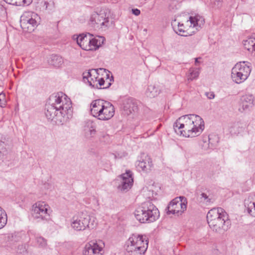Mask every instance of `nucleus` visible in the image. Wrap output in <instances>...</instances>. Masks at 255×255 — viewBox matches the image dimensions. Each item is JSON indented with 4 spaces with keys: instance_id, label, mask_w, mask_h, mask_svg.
I'll list each match as a JSON object with an SVG mask.
<instances>
[{
    "instance_id": "obj_1",
    "label": "nucleus",
    "mask_w": 255,
    "mask_h": 255,
    "mask_svg": "<svg viewBox=\"0 0 255 255\" xmlns=\"http://www.w3.org/2000/svg\"><path fill=\"white\" fill-rule=\"evenodd\" d=\"M173 128L177 134L185 137L199 135L204 129V122L198 115H186L179 118L173 125Z\"/></svg>"
},
{
    "instance_id": "obj_2",
    "label": "nucleus",
    "mask_w": 255,
    "mask_h": 255,
    "mask_svg": "<svg viewBox=\"0 0 255 255\" xmlns=\"http://www.w3.org/2000/svg\"><path fill=\"white\" fill-rule=\"evenodd\" d=\"M62 92H57L52 94L49 98V104L46 105L45 114L47 119L57 125H63V103L62 99Z\"/></svg>"
},
{
    "instance_id": "obj_3",
    "label": "nucleus",
    "mask_w": 255,
    "mask_h": 255,
    "mask_svg": "<svg viewBox=\"0 0 255 255\" xmlns=\"http://www.w3.org/2000/svg\"><path fill=\"white\" fill-rule=\"evenodd\" d=\"M207 219L210 228L219 234H223L231 226L228 214L221 208L211 209L207 215Z\"/></svg>"
},
{
    "instance_id": "obj_4",
    "label": "nucleus",
    "mask_w": 255,
    "mask_h": 255,
    "mask_svg": "<svg viewBox=\"0 0 255 255\" xmlns=\"http://www.w3.org/2000/svg\"><path fill=\"white\" fill-rule=\"evenodd\" d=\"M136 219L141 223H150L155 222L159 217V212L150 201L142 203L134 211Z\"/></svg>"
},
{
    "instance_id": "obj_5",
    "label": "nucleus",
    "mask_w": 255,
    "mask_h": 255,
    "mask_svg": "<svg viewBox=\"0 0 255 255\" xmlns=\"http://www.w3.org/2000/svg\"><path fill=\"white\" fill-rule=\"evenodd\" d=\"M126 245V250L130 255H142L147 249L148 242L142 235L132 234Z\"/></svg>"
},
{
    "instance_id": "obj_6",
    "label": "nucleus",
    "mask_w": 255,
    "mask_h": 255,
    "mask_svg": "<svg viewBox=\"0 0 255 255\" xmlns=\"http://www.w3.org/2000/svg\"><path fill=\"white\" fill-rule=\"evenodd\" d=\"M96 225V218L84 212L73 217L71 222V227L76 231H84L86 229H93Z\"/></svg>"
},
{
    "instance_id": "obj_7",
    "label": "nucleus",
    "mask_w": 255,
    "mask_h": 255,
    "mask_svg": "<svg viewBox=\"0 0 255 255\" xmlns=\"http://www.w3.org/2000/svg\"><path fill=\"white\" fill-rule=\"evenodd\" d=\"M39 15L32 11H25L20 17V26L23 31L32 32L40 22Z\"/></svg>"
},
{
    "instance_id": "obj_8",
    "label": "nucleus",
    "mask_w": 255,
    "mask_h": 255,
    "mask_svg": "<svg viewBox=\"0 0 255 255\" xmlns=\"http://www.w3.org/2000/svg\"><path fill=\"white\" fill-rule=\"evenodd\" d=\"M251 69L245 62L237 63L232 69L231 77L234 82L240 84L244 82L249 77Z\"/></svg>"
},
{
    "instance_id": "obj_9",
    "label": "nucleus",
    "mask_w": 255,
    "mask_h": 255,
    "mask_svg": "<svg viewBox=\"0 0 255 255\" xmlns=\"http://www.w3.org/2000/svg\"><path fill=\"white\" fill-rule=\"evenodd\" d=\"M186 199L184 197L180 196L173 199L167 207V214L181 215L186 210L187 205L185 203Z\"/></svg>"
},
{
    "instance_id": "obj_10",
    "label": "nucleus",
    "mask_w": 255,
    "mask_h": 255,
    "mask_svg": "<svg viewBox=\"0 0 255 255\" xmlns=\"http://www.w3.org/2000/svg\"><path fill=\"white\" fill-rule=\"evenodd\" d=\"M90 24L94 27L106 28L110 25L109 15L105 11H101L99 13L94 12L91 15Z\"/></svg>"
},
{
    "instance_id": "obj_11",
    "label": "nucleus",
    "mask_w": 255,
    "mask_h": 255,
    "mask_svg": "<svg viewBox=\"0 0 255 255\" xmlns=\"http://www.w3.org/2000/svg\"><path fill=\"white\" fill-rule=\"evenodd\" d=\"M49 207L44 202H38L32 207V216L37 219L47 221L49 219Z\"/></svg>"
},
{
    "instance_id": "obj_12",
    "label": "nucleus",
    "mask_w": 255,
    "mask_h": 255,
    "mask_svg": "<svg viewBox=\"0 0 255 255\" xmlns=\"http://www.w3.org/2000/svg\"><path fill=\"white\" fill-rule=\"evenodd\" d=\"M105 246L102 240L91 241L86 245L83 250V255H103Z\"/></svg>"
},
{
    "instance_id": "obj_13",
    "label": "nucleus",
    "mask_w": 255,
    "mask_h": 255,
    "mask_svg": "<svg viewBox=\"0 0 255 255\" xmlns=\"http://www.w3.org/2000/svg\"><path fill=\"white\" fill-rule=\"evenodd\" d=\"M104 104L101 107V110L97 115V119L101 121H108L111 119L115 115L114 106L108 101L104 103Z\"/></svg>"
},
{
    "instance_id": "obj_14",
    "label": "nucleus",
    "mask_w": 255,
    "mask_h": 255,
    "mask_svg": "<svg viewBox=\"0 0 255 255\" xmlns=\"http://www.w3.org/2000/svg\"><path fill=\"white\" fill-rule=\"evenodd\" d=\"M121 184L119 185L118 189L123 191H127L131 188L133 185V179L132 172L129 170H126V173L120 176Z\"/></svg>"
},
{
    "instance_id": "obj_15",
    "label": "nucleus",
    "mask_w": 255,
    "mask_h": 255,
    "mask_svg": "<svg viewBox=\"0 0 255 255\" xmlns=\"http://www.w3.org/2000/svg\"><path fill=\"white\" fill-rule=\"evenodd\" d=\"M91 37V34L90 33H82L79 35H74L73 38L76 39L77 44L83 50L86 51H90V46L89 43L90 42V38Z\"/></svg>"
},
{
    "instance_id": "obj_16",
    "label": "nucleus",
    "mask_w": 255,
    "mask_h": 255,
    "mask_svg": "<svg viewBox=\"0 0 255 255\" xmlns=\"http://www.w3.org/2000/svg\"><path fill=\"white\" fill-rule=\"evenodd\" d=\"M255 98L252 94H246L243 96L240 99L241 108L239 110L241 112L250 110L254 105Z\"/></svg>"
},
{
    "instance_id": "obj_17",
    "label": "nucleus",
    "mask_w": 255,
    "mask_h": 255,
    "mask_svg": "<svg viewBox=\"0 0 255 255\" xmlns=\"http://www.w3.org/2000/svg\"><path fill=\"white\" fill-rule=\"evenodd\" d=\"M123 109L125 114L129 115L133 112H136L138 109L137 102L133 98L126 99L123 105Z\"/></svg>"
},
{
    "instance_id": "obj_18",
    "label": "nucleus",
    "mask_w": 255,
    "mask_h": 255,
    "mask_svg": "<svg viewBox=\"0 0 255 255\" xmlns=\"http://www.w3.org/2000/svg\"><path fill=\"white\" fill-rule=\"evenodd\" d=\"M106 101L103 100H96L93 101L91 104V114L95 118H97V115L99 114L101 110V107L104 105Z\"/></svg>"
},
{
    "instance_id": "obj_19",
    "label": "nucleus",
    "mask_w": 255,
    "mask_h": 255,
    "mask_svg": "<svg viewBox=\"0 0 255 255\" xmlns=\"http://www.w3.org/2000/svg\"><path fill=\"white\" fill-rule=\"evenodd\" d=\"M245 49L250 52L255 56V35H252L243 41Z\"/></svg>"
},
{
    "instance_id": "obj_20",
    "label": "nucleus",
    "mask_w": 255,
    "mask_h": 255,
    "mask_svg": "<svg viewBox=\"0 0 255 255\" xmlns=\"http://www.w3.org/2000/svg\"><path fill=\"white\" fill-rule=\"evenodd\" d=\"M90 41L89 43V46H90V51L96 50L103 44L104 37L103 36L93 37V35L91 34Z\"/></svg>"
},
{
    "instance_id": "obj_21",
    "label": "nucleus",
    "mask_w": 255,
    "mask_h": 255,
    "mask_svg": "<svg viewBox=\"0 0 255 255\" xmlns=\"http://www.w3.org/2000/svg\"><path fill=\"white\" fill-rule=\"evenodd\" d=\"M252 197H249L244 201L245 211L251 216L255 217V203L251 199Z\"/></svg>"
},
{
    "instance_id": "obj_22",
    "label": "nucleus",
    "mask_w": 255,
    "mask_h": 255,
    "mask_svg": "<svg viewBox=\"0 0 255 255\" xmlns=\"http://www.w3.org/2000/svg\"><path fill=\"white\" fill-rule=\"evenodd\" d=\"M65 115L67 116L68 119H71L73 117V109L71 99L65 94Z\"/></svg>"
},
{
    "instance_id": "obj_23",
    "label": "nucleus",
    "mask_w": 255,
    "mask_h": 255,
    "mask_svg": "<svg viewBox=\"0 0 255 255\" xmlns=\"http://www.w3.org/2000/svg\"><path fill=\"white\" fill-rule=\"evenodd\" d=\"M136 166L138 169H140L142 171L147 172L150 170L152 166V163L149 158L147 159L142 160V161H138L136 162Z\"/></svg>"
},
{
    "instance_id": "obj_24",
    "label": "nucleus",
    "mask_w": 255,
    "mask_h": 255,
    "mask_svg": "<svg viewBox=\"0 0 255 255\" xmlns=\"http://www.w3.org/2000/svg\"><path fill=\"white\" fill-rule=\"evenodd\" d=\"M243 128V124L240 121H235L230 124L229 130L232 134L239 133Z\"/></svg>"
},
{
    "instance_id": "obj_25",
    "label": "nucleus",
    "mask_w": 255,
    "mask_h": 255,
    "mask_svg": "<svg viewBox=\"0 0 255 255\" xmlns=\"http://www.w3.org/2000/svg\"><path fill=\"white\" fill-rule=\"evenodd\" d=\"M160 90L155 85H149L146 91V95L150 98H154L158 95Z\"/></svg>"
},
{
    "instance_id": "obj_26",
    "label": "nucleus",
    "mask_w": 255,
    "mask_h": 255,
    "mask_svg": "<svg viewBox=\"0 0 255 255\" xmlns=\"http://www.w3.org/2000/svg\"><path fill=\"white\" fill-rule=\"evenodd\" d=\"M7 3L15 5L17 6L29 5L32 1V0H3Z\"/></svg>"
},
{
    "instance_id": "obj_27",
    "label": "nucleus",
    "mask_w": 255,
    "mask_h": 255,
    "mask_svg": "<svg viewBox=\"0 0 255 255\" xmlns=\"http://www.w3.org/2000/svg\"><path fill=\"white\" fill-rule=\"evenodd\" d=\"M189 21L191 23V26H192L193 27L199 26L203 23V20L201 16L197 15L195 16H190L189 17Z\"/></svg>"
},
{
    "instance_id": "obj_28",
    "label": "nucleus",
    "mask_w": 255,
    "mask_h": 255,
    "mask_svg": "<svg viewBox=\"0 0 255 255\" xmlns=\"http://www.w3.org/2000/svg\"><path fill=\"white\" fill-rule=\"evenodd\" d=\"M83 79L85 80L87 79L89 84V85L92 86L93 88L96 87L98 88V85L96 84L95 85V83L97 81L96 80H94L93 78H91V71L86 72L83 73Z\"/></svg>"
},
{
    "instance_id": "obj_29",
    "label": "nucleus",
    "mask_w": 255,
    "mask_h": 255,
    "mask_svg": "<svg viewBox=\"0 0 255 255\" xmlns=\"http://www.w3.org/2000/svg\"><path fill=\"white\" fill-rule=\"evenodd\" d=\"M85 128V129H89L90 133L91 135H93L96 133V126L94 122L92 120H89L86 121Z\"/></svg>"
},
{
    "instance_id": "obj_30",
    "label": "nucleus",
    "mask_w": 255,
    "mask_h": 255,
    "mask_svg": "<svg viewBox=\"0 0 255 255\" xmlns=\"http://www.w3.org/2000/svg\"><path fill=\"white\" fill-rule=\"evenodd\" d=\"M7 223V215L1 207H0V229L3 228Z\"/></svg>"
},
{
    "instance_id": "obj_31",
    "label": "nucleus",
    "mask_w": 255,
    "mask_h": 255,
    "mask_svg": "<svg viewBox=\"0 0 255 255\" xmlns=\"http://www.w3.org/2000/svg\"><path fill=\"white\" fill-rule=\"evenodd\" d=\"M48 62L55 67H59L61 65V58L56 55H52L48 60Z\"/></svg>"
},
{
    "instance_id": "obj_32",
    "label": "nucleus",
    "mask_w": 255,
    "mask_h": 255,
    "mask_svg": "<svg viewBox=\"0 0 255 255\" xmlns=\"http://www.w3.org/2000/svg\"><path fill=\"white\" fill-rule=\"evenodd\" d=\"M189 72L188 80L192 81L198 77L199 75V69L197 68H191L189 70Z\"/></svg>"
},
{
    "instance_id": "obj_33",
    "label": "nucleus",
    "mask_w": 255,
    "mask_h": 255,
    "mask_svg": "<svg viewBox=\"0 0 255 255\" xmlns=\"http://www.w3.org/2000/svg\"><path fill=\"white\" fill-rule=\"evenodd\" d=\"M184 25L183 24H180V23L178 22V26L177 28H175L174 31L175 32L179 35L183 36H187L188 33L184 30Z\"/></svg>"
},
{
    "instance_id": "obj_34",
    "label": "nucleus",
    "mask_w": 255,
    "mask_h": 255,
    "mask_svg": "<svg viewBox=\"0 0 255 255\" xmlns=\"http://www.w3.org/2000/svg\"><path fill=\"white\" fill-rule=\"evenodd\" d=\"M200 200L201 202H202L207 205H208L212 202V199L209 197L208 195H207L206 193H202L200 195Z\"/></svg>"
},
{
    "instance_id": "obj_35",
    "label": "nucleus",
    "mask_w": 255,
    "mask_h": 255,
    "mask_svg": "<svg viewBox=\"0 0 255 255\" xmlns=\"http://www.w3.org/2000/svg\"><path fill=\"white\" fill-rule=\"evenodd\" d=\"M37 244L41 247H45L47 245L46 240L43 237L39 236L36 238Z\"/></svg>"
},
{
    "instance_id": "obj_36",
    "label": "nucleus",
    "mask_w": 255,
    "mask_h": 255,
    "mask_svg": "<svg viewBox=\"0 0 255 255\" xmlns=\"http://www.w3.org/2000/svg\"><path fill=\"white\" fill-rule=\"evenodd\" d=\"M6 144L3 141H0V153L2 156L7 154V150L5 147Z\"/></svg>"
},
{
    "instance_id": "obj_37",
    "label": "nucleus",
    "mask_w": 255,
    "mask_h": 255,
    "mask_svg": "<svg viewBox=\"0 0 255 255\" xmlns=\"http://www.w3.org/2000/svg\"><path fill=\"white\" fill-rule=\"evenodd\" d=\"M5 95L3 93L0 94V107L3 108L6 105Z\"/></svg>"
},
{
    "instance_id": "obj_38",
    "label": "nucleus",
    "mask_w": 255,
    "mask_h": 255,
    "mask_svg": "<svg viewBox=\"0 0 255 255\" xmlns=\"http://www.w3.org/2000/svg\"><path fill=\"white\" fill-rule=\"evenodd\" d=\"M214 5L217 8H219L222 6V1L220 0H216L214 2Z\"/></svg>"
},
{
    "instance_id": "obj_39",
    "label": "nucleus",
    "mask_w": 255,
    "mask_h": 255,
    "mask_svg": "<svg viewBox=\"0 0 255 255\" xmlns=\"http://www.w3.org/2000/svg\"><path fill=\"white\" fill-rule=\"evenodd\" d=\"M112 81H114V77L112 76L111 77L109 81L106 84V86L103 87V89L108 88L112 85Z\"/></svg>"
},
{
    "instance_id": "obj_40",
    "label": "nucleus",
    "mask_w": 255,
    "mask_h": 255,
    "mask_svg": "<svg viewBox=\"0 0 255 255\" xmlns=\"http://www.w3.org/2000/svg\"><path fill=\"white\" fill-rule=\"evenodd\" d=\"M206 95L207 96L208 98L209 99H213L215 97V95L212 92L206 93Z\"/></svg>"
},
{
    "instance_id": "obj_41",
    "label": "nucleus",
    "mask_w": 255,
    "mask_h": 255,
    "mask_svg": "<svg viewBox=\"0 0 255 255\" xmlns=\"http://www.w3.org/2000/svg\"><path fill=\"white\" fill-rule=\"evenodd\" d=\"M132 13L135 15L137 16L140 14V11L137 8H134L132 9Z\"/></svg>"
},
{
    "instance_id": "obj_42",
    "label": "nucleus",
    "mask_w": 255,
    "mask_h": 255,
    "mask_svg": "<svg viewBox=\"0 0 255 255\" xmlns=\"http://www.w3.org/2000/svg\"><path fill=\"white\" fill-rule=\"evenodd\" d=\"M105 83V81L103 78H100L98 80V84L99 86H103Z\"/></svg>"
},
{
    "instance_id": "obj_43",
    "label": "nucleus",
    "mask_w": 255,
    "mask_h": 255,
    "mask_svg": "<svg viewBox=\"0 0 255 255\" xmlns=\"http://www.w3.org/2000/svg\"><path fill=\"white\" fill-rule=\"evenodd\" d=\"M0 12H5L4 8L1 4H0Z\"/></svg>"
},
{
    "instance_id": "obj_44",
    "label": "nucleus",
    "mask_w": 255,
    "mask_h": 255,
    "mask_svg": "<svg viewBox=\"0 0 255 255\" xmlns=\"http://www.w3.org/2000/svg\"><path fill=\"white\" fill-rule=\"evenodd\" d=\"M49 5V3L47 1L44 2V6H45V9H48V6Z\"/></svg>"
},
{
    "instance_id": "obj_45",
    "label": "nucleus",
    "mask_w": 255,
    "mask_h": 255,
    "mask_svg": "<svg viewBox=\"0 0 255 255\" xmlns=\"http://www.w3.org/2000/svg\"><path fill=\"white\" fill-rule=\"evenodd\" d=\"M199 59H200V58H195V64H197L199 62V61H198Z\"/></svg>"
},
{
    "instance_id": "obj_46",
    "label": "nucleus",
    "mask_w": 255,
    "mask_h": 255,
    "mask_svg": "<svg viewBox=\"0 0 255 255\" xmlns=\"http://www.w3.org/2000/svg\"><path fill=\"white\" fill-rule=\"evenodd\" d=\"M110 78V75L109 74H108L107 75V79H109Z\"/></svg>"
},
{
    "instance_id": "obj_47",
    "label": "nucleus",
    "mask_w": 255,
    "mask_h": 255,
    "mask_svg": "<svg viewBox=\"0 0 255 255\" xmlns=\"http://www.w3.org/2000/svg\"><path fill=\"white\" fill-rule=\"evenodd\" d=\"M210 140H211V138L210 137H209V141L210 143L211 142Z\"/></svg>"
},
{
    "instance_id": "obj_48",
    "label": "nucleus",
    "mask_w": 255,
    "mask_h": 255,
    "mask_svg": "<svg viewBox=\"0 0 255 255\" xmlns=\"http://www.w3.org/2000/svg\"><path fill=\"white\" fill-rule=\"evenodd\" d=\"M92 71H93V69H92ZM89 71H91V70H90Z\"/></svg>"
}]
</instances>
